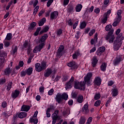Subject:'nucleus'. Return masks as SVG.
Wrapping results in <instances>:
<instances>
[{
  "label": "nucleus",
  "mask_w": 124,
  "mask_h": 124,
  "mask_svg": "<svg viewBox=\"0 0 124 124\" xmlns=\"http://www.w3.org/2000/svg\"><path fill=\"white\" fill-rule=\"evenodd\" d=\"M86 83L87 86H90L91 84V80L88 81H79L78 80L74 81V89L76 90H80V91H85L86 90Z\"/></svg>",
  "instance_id": "obj_1"
},
{
  "label": "nucleus",
  "mask_w": 124,
  "mask_h": 124,
  "mask_svg": "<svg viewBox=\"0 0 124 124\" xmlns=\"http://www.w3.org/2000/svg\"><path fill=\"white\" fill-rule=\"evenodd\" d=\"M35 69L36 72H41L47 68V62L43 61L41 63H36L35 64Z\"/></svg>",
  "instance_id": "obj_2"
},
{
  "label": "nucleus",
  "mask_w": 124,
  "mask_h": 124,
  "mask_svg": "<svg viewBox=\"0 0 124 124\" xmlns=\"http://www.w3.org/2000/svg\"><path fill=\"white\" fill-rule=\"evenodd\" d=\"M68 98V94L66 93H63L61 94L60 93H58L55 97V100L58 104H60L63 102V100H67Z\"/></svg>",
  "instance_id": "obj_3"
},
{
  "label": "nucleus",
  "mask_w": 124,
  "mask_h": 124,
  "mask_svg": "<svg viewBox=\"0 0 124 124\" xmlns=\"http://www.w3.org/2000/svg\"><path fill=\"white\" fill-rule=\"evenodd\" d=\"M113 33H114V30H111L106 36V40L108 41L109 43L110 44L113 43L115 39V36L113 35Z\"/></svg>",
  "instance_id": "obj_4"
},
{
  "label": "nucleus",
  "mask_w": 124,
  "mask_h": 124,
  "mask_svg": "<svg viewBox=\"0 0 124 124\" xmlns=\"http://www.w3.org/2000/svg\"><path fill=\"white\" fill-rule=\"evenodd\" d=\"M73 82H74V77L72 76L69 81L66 82L65 84V89L67 90H70L73 87Z\"/></svg>",
  "instance_id": "obj_5"
},
{
  "label": "nucleus",
  "mask_w": 124,
  "mask_h": 124,
  "mask_svg": "<svg viewBox=\"0 0 124 124\" xmlns=\"http://www.w3.org/2000/svg\"><path fill=\"white\" fill-rule=\"evenodd\" d=\"M67 65L69 67H71L72 70H77V69L79 67L78 64L75 61H73L67 63Z\"/></svg>",
  "instance_id": "obj_6"
},
{
  "label": "nucleus",
  "mask_w": 124,
  "mask_h": 124,
  "mask_svg": "<svg viewBox=\"0 0 124 124\" xmlns=\"http://www.w3.org/2000/svg\"><path fill=\"white\" fill-rule=\"evenodd\" d=\"M123 56L122 55H117L115 60H113V65L114 66H117L121 63V62L123 61Z\"/></svg>",
  "instance_id": "obj_7"
},
{
  "label": "nucleus",
  "mask_w": 124,
  "mask_h": 124,
  "mask_svg": "<svg viewBox=\"0 0 124 124\" xmlns=\"http://www.w3.org/2000/svg\"><path fill=\"white\" fill-rule=\"evenodd\" d=\"M122 44H123L122 42L115 40L113 43V49L114 51H118L121 48Z\"/></svg>",
  "instance_id": "obj_8"
},
{
  "label": "nucleus",
  "mask_w": 124,
  "mask_h": 124,
  "mask_svg": "<svg viewBox=\"0 0 124 124\" xmlns=\"http://www.w3.org/2000/svg\"><path fill=\"white\" fill-rule=\"evenodd\" d=\"M102 82V80H101V78L99 76L95 77L93 81L94 86L96 87H100Z\"/></svg>",
  "instance_id": "obj_9"
},
{
  "label": "nucleus",
  "mask_w": 124,
  "mask_h": 124,
  "mask_svg": "<svg viewBox=\"0 0 124 124\" xmlns=\"http://www.w3.org/2000/svg\"><path fill=\"white\" fill-rule=\"evenodd\" d=\"M67 12L70 14H72L75 12V7L72 4H69L67 7Z\"/></svg>",
  "instance_id": "obj_10"
},
{
  "label": "nucleus",
  "mask_w": 124,
  "mask_h": 124,
  "mask_svg": "<svg viewBox=\"0 0 124 124\" xmlns=\"http://www.w3.org/2000/svg\"><path fill=\"white\" fill-rule=\"evenodd\" d=\"M59 16V12L58 11H54L51 12L50 14V20H55L58 18Z\"/></svg>",
  "instance_id": "obj_11"
},
{
  "label": "nucleus",
  "mask_w": 124,
  "mask_h": 124,
  "mask_svg": "<svg viewBox=\"0 0 124 124\" xmlns=\"http://www.w3.org/2000/svg\"><path fill=\"white\" fill-rule=\"evenodd\" d=\"M82 54L79 50H76L74 52V54L72 55L73 60H78L79 57H81Z\"/></svg>",
  "instance_id": "obj_12"
},
{
  "label": "nucleus",
  "mask_w": 124,
  "mask_h": 124,
  "mask_svg": "<svg viewBox=\"0 0 124 124\" xmlns=\"http://www.w3.org/2000/svg\"><path fill=\"white\" fill-rule=\"evenodd\" d=\"M105 50H106L105 46H101L99 47L96 51L97 55L98 56H101L102 53L105 52Z\"/></svg>",
  "instance_id": "obj_13"
},
{
  "label": "nucleus",
  "mask_w": 124,
  "mask_h": 124,
  "mask_svg": "<svg viewBox=\"0 0 124 124\" xmlns=\"http://www.w3.org/2000/svg\"><path fill=\"white\" fill-rule=\"evenodd\" d=\"M20 95V91L16 89L14 92L12 93L11 97L13 99H16Z\"/></svg>",
  "instance_id": "obj_14"
},
{
  "label": "nucleus",
  "mask_w": 124,
  "mask_h": 124,
  "mask_svg": "<svg viewBox=\"0 0 124 124\" xmlns=\"http://www.w3.org/2000/svg\"><path fill=\"white\" fill-rule=\"evenodd\" d=\"M3 72L4 75L9 77L11 74V72H12V70L11 69V68L8 67L7 68H6L3 70Z\"/></svg>",
  "instance_id": "obj_15"
},
{
  "label": "nucleus",
  "mask_w": 124,
  "mask_h": 124,
  "mask_svg": "<svg viewBox=\"0 0 124 124\" xmlns=\"http://www.w3.org/2000/svg\"><path fill=\"white\" fill-rule=\"evenodd\" d=\"M82 112H83V114H88L90 112V110H89V105L88 103L85 104L82 108Z\"/></svg>",
  "instance_id": "obj_16"
},
{
  "label": "nucleus",
  "mask_w": 124,
  "mask_h": 124,
  "mask_svg": "<svg viewBox=\"0 0 124 124\" xmlns=\"http://www.w3.org/2000/svg\"><path fill=\"white\" fill-rule=\"evenodd\" d=\"M63 50H64V46L61 45L58 48L57 52V55L58 57H62V52Z\"/></svg>",
  "instance_id": "obj_17"
},
{
  "label": "nucleus",
  "mask_w": 124,
  "mask_h": 124,
  "mask_svg": "<svg viewBox=\"0 0 124 124\" xmlns=\"http://www.w3.org/2000/svg\"><path fill=\"white\" fill-rule=\"evenodd\" d=\"M37 23L35 22H32L30 23V26L28 27V30L29 31H34L35 30V27H36Z\"/></svg>",
  "instance_id": "obj_18"
},
{
  "label": "nucleus",
  "mask_w": 124,
  "mask_h": 124,
  "mask_svg": "<svg viewBox=\"0 0 124 124\" xmlns=\"http://www.w3.org/2000/svg\"><path fill=\"white\" fill-rule=\"evenodd\" d=\"M59 110L56 109L52 115V119L54 120H58L60 116L59 115Z\"/></svg>",
  "instance_id": "obj_19"
},
{
  "label": "nucleus",
  "mask_w": 124,
  "mask_h": 124,
  "mask_svg": "<svg viewBox=\"0 0 124 124\" xmlns=\"http://www.w3.org/2000/svg\"><path fill=\"white\" fill-rule=\"evenodd\" d=\"M97 62H98V60L97 58L96 57H93L91 62L93 67H95L96 66V64H97Z\"/></svg>",
  "instance_id": "obj_20"
},
{
  "label": "nucleus",
  "mask_w": 124,
  "mask_h": 124,
  "mask_svg": "<svg viewBox=\"0 0 124 124\" xmlns=\"http://www.w3.org/2000/svg\"><path fill=\"white\" fill-rule=\"evenodd\" d=\"M31 109V106L26 105H23L21 107V111L24 112H29V110Z\"/></svg>",
  "instance_id": "obj_21"
},
{
  "label": "nucleus",
  "mask_w": 124,
  "mask_h": 124,
  "mask_svg": "<svg viewBox=\"0 0 124 124\" xmlns=\"http://www.w3.org/2000/svg\"><path fill=\"white\" fill-rule=\"evenodd\" d=\"M111 94L113 97H116L119 94V90L117 88H113L111 90Z\"/></svg>",
  "instance_id": "obj_22"
},
{
  "label": "nucleus",
  "mask_w": 124,
  "mask_h": 124,
  "mask_svg": "<svg viewBox=\"0 0 124 124\" xmlns=\"http://www.w3.org/2000/svg\"><path fill=\"white\" fill-rule=\"evenodd\" d=\"M48 36H48V34H45L40 39L39 42L40 43H45V42L47 40V38H48Z\"/></svg>",
  "instance_id": "obj_23"
},
{
  "label": "nucleus",
  "mask_w": 124,
  "mask_h": 124,
  "mask_svg": "<svg viewBox=\"0 0 124 124\" xmlns=\"http://www.w3.org/2000/svg\"><path fill=\"white\" fill-rule=\"evenodd\" d=\"M100 67L101 71L105 72V71H106V68H107V63L106 62H103Z\"/></svg>",
  "instance_id": "obj_24"
},
{
  "label": "nucleus",
  "mask_w": 124,
  "mask_h": 124,
  "mask_svg": "<svg viewBox=\"0 0 124 124\" xmlns=\"http://www.w3.org/2000/svg\"><path fill=\"white\" fill-rule=\"evenodd\" d=\"M49 30H50V28H49L48 26H46L42 31H40L39 34L41 35V34H43V33H44L45 32H47Z\"/></svg>",
  "instance_id": "obj_25"
},
{
  "label": "nucleus",
  "mask_w": 124,
  "mask_h": 124,
  "mask_svg": "<svg viewBox=\"0 0 124 124\" xmlns=\"http://www.w3.org/2000/svg\"><path fill=\"white\" fill-rule=\"evenodd\" d=\"M83 8V5L81 4H78L76 6L75 10L76 12H80Z\"/></svg>",
  "instance_id": "obj_26"
},
{
  "label": "nucleus",
  "mask_w": 124,
  "mask_h": 124,
  "mask_svg": "<svg viewBox=\"0 0 124 124\" xmlns=\"http://www.w3.org/2000/svg\"><path fill=\"white\" fill-rule=\"evenodd\" d=\"M45 23H46V18L43 17L38 22V24L39 27H42Z\"/></svg>",
  "instance_id": "obj_27"
},
{
  "label": "nucleus",
  "mask_w": 124,
  "mask_h": 124,
  "mask_svg": "<svg viewBox=\"0 0 124 124\" xmlns=\"http://www.w3.org/2000/svg\"><path fill=\"white\" fill-rule=\"evenodd\" d=\"M124 39V37L123 36V33H120V34L118 35L117 37H116V40L117 41L122 42Z\"/></svg>",
  "instance_id": "obj_28"
},
{
  "label": "nucleus",
  "mask_w": 124,
  "mask_h": 124,
  "mask_svg": "<svg viewBox=\"0 0 124 124\" xmlns=\"http://www.w3.org/2000/svg\"><path fill=\"white\" fill-rule=\"evenodd\" d=\"M29 122L31 124L33 123L34 124H37V123H38V119H37V118L31 117L29 119Z\"/></svg>",
  "instance_id": "obj_29"
},
{
  "label": "nucleus",
  "mask_w": 124,
  "mask_h": 124,
  "mask_svg": "<svg viewBox=\"0 0 124 124\" xmlns=\"http://www.w3.org/2000/svg\"><path fill=\"white\" fill-rule=\"evenodd\" d=\"M27 75L31 76L32 74V71H33V68L32 67H30L28 69L26 70Z\"/></svg>",
  "instance_id": "obj_30"
},
{
  "label": "nucleus",
  "mask_w": 124,
  "mask_h": 124,
  "mask_svg": "<svg viewBox=\"0 0 124 124\" xmlns=\"http://www.w3.org/2000/svg\"><path fill=\"white\" fill-rule=\"evenodd\" d=\"M17 52H18V46H15V47L12 49L11 54L13 56H15V54L17 55Z\"/></svg>",
  "instance_id": "obj_31"
},
{
  "label": "nucleus",
  "mask_w": 124,
  "mask_h": 124,
  "mask_svg": "<svg viewBox=\"0 0 124 124\" xmlns=\"http://www.w3.org/2000/svg\"><path fill=\"white\" fill-rule=\"evenodd\" d=\"M27 117V113L25 112H20L18 114V118L19 119H23V118H26Z\"/></svg>",
  "instance_id": "obj_32"
},
{
  "label": "nucleus",
  "mask_w": 124,
  "mask_h": 124,
  "mask_svg": "<svg viewBox=\"0 0 124 124\" xmlns=\"http://www.w3.org/2000/svg\"><path fill=\"white\" fill-rule=\"evenodd\" d=\"M86 27H87V22L85 21L80 22V25L79 26L80 30H83Z\"/></svg>",
  "instance_id": "obj_33"
},
{
  "label": "nucleus",
  "mask_w": 124,
  "mask_h": 124,
  "mask_svg": "<svg viewBox=\"0 0 124 124\" xmlns=\"http://www.w3.org/2000/svg\"><path fill=\"white\" fill-rule=\"evenodd\" d=\"M70 113V110H69V108H67L65 110H63V116L64 117H66V116H68Z\"/></svg>",
  "instance_id": "obj_34"
},
{
  "label": "nucleus",
  "mask_w": 124,
  "mask_h": 124,
  "mask_svg": "<svg viewBox=\"0 0 124 124\" xmlns=\"http://www.w3.org/2000/svg\"><path fill=\"white\" fill-rule=\"evenodd\" d=\"M53 71H52V70L48 69L46 71V72L44 74L45 77H49L52 74Z\"/></svg>",
  "instance_id": "obj_35"
},
{
  "label": "nucleus",
  "mask_w": 124,
  "mask_h": 124,
  "mask_svg": "<svg viewBox=\"0 0 124 124\" xmlns=\"http://www.w3.org/2000/svg\"><path fill=\"white\" fill-rule=\"evenodd\" d=\"M13 85V82H12V81L9 82V83L7 84L6 91H7L8 92H9V91L11 90Z\"/></svg>",
  "instance_id": "obj_36"
},
{
  "label": "nucleus",
  "mask_w": 124,
  "mask_h": 124,
  "mask_svg": "<svg viewBox=\"0 0 124 124\" xmlns=\"http://www.w3.org/2000/svg\"><path fill=\"white\" fill-rule=\"evenodd\" d=\"M84 101V97L83 95H79L77 98V102L78 103H82Z\"/></svg>",
  "instance_id": "obj_37"
},
{
  "label": "nucleus",
  "mask_w": 124,
  "mask_h": 124,
  "mask_svg": "<svg viewBox=\"0 0 124 124\" xmlns=\"http://www.w3.org/2000/svg\"><path fill=\"white\" fill-rule=\"evenodd\" d=\"M6 82V78L5 77H2L0 78V85H4Z\"/></svg>",
  "instance_id": "obj_38"
},
{
  "label": "nucleus",
  "mask_w": 124,
  "mask_h": 124,
  "mask_svg": "<svg viewBox=\"0 0 124 124\" xmlns=\"http://www.w3.org/2000/svg\"><path fill=\"white\" fill-rule=\"evenodd\" d=\"M101 96L100 93H96L94 96V100H99V99H100Z\"/></svg>",
  "instance_id": "obj_39"
},
{
  "label": "nucleus",
  "mask_w": 124,
  "mask_h": 124,
  "mask_svg": "<svg viewBox=\"0 0 124 124\" xmlns=\"http://www.w3.org/2000/svg\"><path fill=\"white\" fill-rule=\"evenodd\" d=\"M3 63H4V58L1 56L0 57V68H1L3 66Z\"/></svg>",
  "instance_id": "obj_40"
},
{
  "label": "nucleus",
  "mask_w": 124,
  "mask_h": 124,
  "mask_svg": "<svg viewBox=\"0 0 124 124\" xmlns=\"http://www.w3.org/2000/svg\"><path fill=\"white\" fill-rule=\"evenodd\" d=\"M38 9H39V5H37L34 8L33 12V15H34V16H35L37 12H38Z\"/></svg>",
  "instance_id": "obj_41"
},
{
  "label": "nucleus",
  "mask_w": 124,
  "mask_h": 124,
  "mask_svg": "<svg viewBox=\"0 0 124 124\" xmlns=\"http://www.w3.org/2000/svg\"><path fill=\"white\" fill-rule=\"evenodd\" d=\"M12 39V34L11 33H8L7 34L6 37L5 38V40H11Z\"/></svg>",
  "instance_id": "obj_42"
},
{
  "label": "nucleus",
  "mask_w": 124,
  "mask_h": 124,
  "mask_svg": "<svg viewBox=\"0 0 124 124\" xmlns=\"http://www.w3.org/2000/svg\"><path fill=\"white\" fill-rule=\"evenodd\" d=\"M68 79H69V76L67 75H64L62 78V82H66Z\"/></svg>",
  "instance_id": "obj_43"
},
{
  "label": "nucleus",
  "mask_w": 124,
  "mask_h": 124,
  "mask_svg": "<svg viewBox=\"0 0 124 124\" xmlns=\"http://www.w3.org/2000/svg\"><path fill=\"white\" fill-rule=\"evenodd\" d=\"M107 21H108V17H107V16H105L101 20V23L103 24H106V23H107Z\"/></svg>",
  "instance_id": "obj_44"
},
{
  "label": "nucleus",
  "mask_w": 124,
  "mask_h": 124,
  "mask_svg": "<svg viewBox=\"0 0 124 124\" xmlns=\"http://www.w3.org/2000/svg\"><path fill=\"white\" fill-rule=\"evenodd\" d=\"M100 104H101V101L100 100H97L94 104V106L98 107L99 106H100Z\"/></svg>",
  "instance_id": "obj_45"
},
{
  "label": "nucleus",
  "mask_w": 124,
  "mask_h": 124,
  "mask_svg": "<svg viewBox=\"0 0 124 124\" xmlns=\"http://www.w3.org/2000/svg\"><path fill=\"white\" fill-rule=\"evenodd\" d=\"M112 29V25L109 24L106 26L105 30L107 31H111V29Z\"/></svg>",
  "instance_id": "obj_46"
},
{
  "label": "nucleus",
  "mask_w": 124,
  "mask_h": 124,
  "mask_svg": "<svg viewBox=\"0 0 124 124\" xmlns=\"http://www.w3.org/2000/svg\"><path fill=\"white\" fill-rule=\"evenodd\" d=\"M86 123V119L84 117H81L79 122V124H85Z\"/></svg>",
  "instance_id": "obj_47"
},
{
  "label": "nucleus",
  "mask_w": 124,
  "mask_h": 124,
  "mask_svg": "<svg viewBox=\"0 0 124 124\" xmlns=\"http://www.w3.org/2000/svg\"><path fill=\"white\" fill-rule=\"evenodd\" d=\"M62 34V29H59L57 31V35L58 36H61Z\"/></svg>",
  "instance_id": "obj_48"
},
{
  "label": "nucleus",
  "mask_w": 124,
  "mask_h": 124,
  "mask_svg": "<svg viewBox=\"0 0 124 124\" xmlns=\"http://www.w3.org/2000/svg\"><path fill=\"white\" fill-rule=\"evenodd\" d=\"M78 24H79V20L76 21L74 24H73V30H75V29L77 28Z\"/></svg>",
  "instance_id": "obj_49"
},
{
  "label": "nucleus",
  "mask_w": 124,
  "mask_h": 124,
  "mask_svg": "<svg viewBox=\"0 0 124 124\" xmlns=\"http://www.w3.org/2000/svg\"><path fill=\"white\" fill-rule=\"evenodd\" d=\"M52 2H54V0H48L47 3H46L47 7H50V6H51V4H52Z\"/></svg>",
  "instance_id": "obj_50"
},
{
  "label": "nucleus",
  "mask_w": 124,
  "mask_h": 124,
  "mask_svg": "<svg viewBox=\"0 0 124 124\" xmlns=\"http://www.w3.org/2000/svg\"><path fill=\"white\" fill-rule=\"evenodd\" d=\"M4 45L5 47H6L7 48L8 47H9L10 46V42L6 41H3Z\"/></svg>",
  "instance_id": "obj_51"
},
{
  "label": "nucleus",
  "mask_w": 124,
  "mask_h": 124,
  "mask_svg": "<svg viewBox=\"0 0 124 124\" xmlns=\"http://www.w3.org/2000/svg\"><path fill=\"white\" fill-rule=\"evenodd\" d=\"M71 95L72 98L76 99L77 98V96L78 95V94L76 92H74L72 93Z\"/></svg>",
  "instance_id": "obj_52"
},
{
  "label": "nucleus",
  "mask_w": 124,
  "mask_h": 124,
  "mask_svg": "<svg viewBox=\"0 0 124 124\" xmlns=\"http://www.w3.org/2000/svg\"><path fill=\"white\" fill-rule=\"evenodd\" d=\"M26 75H27V72L26 70H23L20 72V77H25Z\"/></svg>",
  "instance_id": "obj_53"
},
{
  "label": "nucleus",
  "mask_w": 124,
  "mask_h": 124,
  "mask_svg": "<svg viewBox=\"0 0 124 124\" xmlns=\"http://www.w3.org/2000/svg\"><path fill=\"white\" fill-rule=\"evenodd\" d=\"M122 16H117L115 17L116 21L120 23V22L122 21Z\"/></svg>",
  "instance_id": "obj_54"
},
{
  "label": "nucleus",
  "mask_w": 124,
  "mask_h": 124,
  "mask_svg": "<svg viewBox=\"0 0 124 124\" xmlns=\"http://www.w3.org/2000/svg\"><path fill=\"white\" fill-rule=\"evenodd\" d=\"M61 77L59 76V75H57L55 78L53 80V81H54V82H59V81L60 80V79H61Z\"/></svg>",
  "instance_id": "obj_55"
},
{
  "label": "nucleus",
  "mask_w": 124,
  "mask_h": 124,
  "mask_svg": "<svg viewBox=\"0 0 124 124\" xmlns=\"http://www.w3.org/2000/svg\"><path fill=\"white\" fill-rule=\"evenodd\" d=\"M95 32V29H92L90 31V32L89 33V36H92L93 35V33Z\"/></svg>",
  "instance_id": "obj_56"
},
{
  "label": "nucleus",
  "mask_w": 124,
  "mask_h": 124,
  "mask_svg": "<svg viewBox=\"0 0 124 124\" xmlns=\"http://www.w3.org/2000/svg\"><path fill=\"white\" fill-rule=\"evenodd\" d=\"M97 36H98V33H97V32H96L93 37V39L94 40L95 42H97V40L98 39Z\"/></svg>",
  "instance_id": "obj_57"
},
{
  "label": "nucleus",
  "mask_w": 124,
  "mask_h": 124,
  "mask_svg": "<svg viewBox=\"0 0 124 124\" xmlns=\"http://www.w3.org/2000/svg\"><path fill=\"white\" fill-rule=\"evenodd\" d=\"M114 84V81H113V80H110V81H108V86L109 87H111V86H113Z\"/></svg>",
  "instance_id": "obj_58"
},
{
  "label": "nucleus",
  "mask_w": 124,
  "mask_h": 124,
  "mask_svg": "<svg viewBox=\"0 0 124 124\" xmlns=\"http://www.w3.org/2000/svg\"><path fill=\"white\" fill-rule=\"evenodd\" d=\"M70 0H64L63 2V6L65 7L66 5H67L69 3Z\"/></svg>",
  "instance_id": "obj_59"
},
{
  "label": "nucleus",
  "mask_w": 124,
  "mask_h": 124,
  "mask_svg": "<svg viewBox=\"0 0 124 124\" xmlns=\"http://www.w3.org/2000/svg\"><path fill=\"white\" fill-rule=\"evenodd\" d=\"M92 122H93V117H90L88 119L87 123H86V124H91V123H92Z\"/></svg>",
  "instance_id": "obj_60"
},
{
  "label": "nucleus",
  "mask_w": 124,
  "mask_h": 124,
  "mask_svg": "<svg viewBox=\"0 0 124 124\" xmlns=\"http://www.w3.org/2000/svg\"><path fill=\"white\" fill-rule=\"evenodd\" d=\"M7 106V103L6 101H3L1 104L2 108H5Z\"/></svg>",
  "instance_id": "obj_61"
},
{
  "label": "nucleus",
  "mask_w": 124,
  "mask_h": 124,
  "mask_svg": "<svg viewBox=\"0 0 124 124\" xmlns=\"http://www.w3.org/2000/svg\"><path fill=\"white\" fill-rule=\"evenodd\" d=\"M94 13H96V14H99L100 12V9L99 8H96L94 10Z\"/></svg>",
  "instance_id": "obj_62"
},
{
  "label": "nucleus",
  "mask_w": 124,
  "mask_h": 124,
  "mask_svg": "<svg viewBox=\"0 0 124 124\" xmlns=\"http://www.w3.org/2000/svg\"><path fill=\"white\" fill-rule=\"evenodd\" d=\"M122 10L121 9L118 10L116 13L117 16H122Z\"/></svg>",
  "instance_id": "obj_63"
},
{
  "label": "nucleus",
  "mask_w": 124,
  "mask_h": 124,
  "mask_svg": "<svg viewBox=\"0 0 124 124\" xmlns=\"http://www.w3.org/2000/svg\"><path fill=\"white\" fill-rule=\"evenodd\" d=\"M45 46V43H41L38 46L41 49H43V47Z\"/></svg>",
  "instance_id": "obj_64"
}]
</instances>
